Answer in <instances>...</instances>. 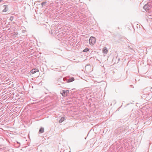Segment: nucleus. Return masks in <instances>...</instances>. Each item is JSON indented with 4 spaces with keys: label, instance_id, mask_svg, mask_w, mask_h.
Instances as JSON below:
<instances>
[{
    "label": "nucleus",
    "instance_id": "nucleus-8",
    "mask_svg": "<svg viewBox=\"0 0 152 152\" xmlns=\"http://www.w3.org/2000/svg\"><path fill=\"white\" fill-rule=\"evenodd\" d=\"M44 132V128L43 127H41L39 131V134L42 133Z\"/></svg>",
    "mask_w": 152,
    "mask_h": 152
},
{
    "label": "nucleus",
    "instance_id": "nucleus-6",
    "mask_svg": "<svg viewBox=\"0 0 152 152\" xmlns=\"http://www.w3.org/2000/svg\"><path fill=\"white\" fill-rule=\"evenodd\" d=\"M102 51L103 53L106 54L108 52L107 48L106 47L103 48L102 50Z\"/></svg>",
    "mask_w": 152,
    "mask_h": 152
},
{
    "label": "nucleus",
    "instance_id": "nucleus-10",
    "mask_svg": "<svg viewBox=\"0 0 152 152\" xmlns=\"http://www.w3.org/2000/svg\"><path fill=\"white\" fill-rule=\"evenodd\" d=\"M89 50V49L88 48H86L83 50V52H86L88 51Z\"/></svg>",
    "mask_w": 152,
    "mask_h": 152
},
{
    "label": "nucleus",
    "instance_id": "nucleus-12",
    "mask_svg": "<svg viewBox=\"0 0 152 152\" xmlns=\"http://www.w3.org/2000/svg\"><path fill=\"white\" fill-rule=\"evenodd\" d=\"M13 17H11L10 18V20L12 21V20H13Z\"/></svg>",
    "mask_w": 152,
    "mask_h": 152
},
{
    "label": "nucleus",
    "instance_id": "nucleus-15",
    "mask_svg": "<svg viewBox=\"0 0 152 152\" xmlns=\"http://www.w3.org/2000/svg\"><path fill=\"white\" fill-rule=\"evenodd\" d=\"M151 88H152V87H151Z\"/></svg>",
    "mask_w": 152,
    "mask_h": 152
},
{
    "label": "nucleus",
    "instance_id": "nucleus-14",
    "mask_svg": "<svg viewBox=\"0 0 152 152\" xmlns=\"http://www.w3.org/2000/svg\"><path fill=\"white\" fill-rule=\"evenodd\" d=\"M151 118H152V116H151Z\"/></svg>",
    "mask_w": 152,
    "mask_h": 152
},
{
    "label": "nucleus",
    "instance_id": "nucleus-13",
    "mask_svg": "<svg viewBox=\"0 0 152 152\" xmlns=\"http://www.w3.org/2000/svg\"><path fill=\"white\" fill-rule=\"evenodd\" d=\"M3 0H0V2L2 1H3Z\"/></svg>",
    "mask_w": 152,
    "mask_h": 152
},
{
    "label": "nucleus",
    "instance_id": "nucleus-11",
    "mask_svg": "<svg viewBox=\"0 0 152 152\" xmlns=\"http://www.w3.org/2000/svg\"><path fill=\"white\" fill-rule=\"evenodd\" d=\"M47 2H42L41 4H42V7H43V6H44L45 5V4H46V3Z\"/></svg>",
    "mask_w": 152,
    "mask_h": 152
},
{
    "label": "nucleus",
    "instance_id": "nucleus-5",
    "mask_svg": "<svg viewBox=\"0 0 152 152\" xmlns=\"http://www.w3.org/2000/svg\"><path fill=\"white\" fill-rule=\"evenodd\" d=\"M3 7L4 8V9L3 10V12H6L8 11V9L7 5H4L3 6Z\"/></svg>",
    "mask_w": 152,
    "mask_h": 152
},
{
    "label": "nucleus",
    "instance_id": "nucleus-7",
    "mask_svg": "<svg viewBox=\"0 0 152 152\" xmlns=\"http://www.w3.org/2000/svg\"><path fill=\"white\" fill-rule=\"evenodd\" d=\"M75 80L74 78L73 77H72L67 80V82L69 83Z\"/></svg>",
    "mask_w": 152,
    "mask_h": 152
},
{
    "label": "nucleus",
    "instance_id": "nucleus-1",
    "mask_svg": "<svg viewBox=\"0 0 152 152\" xmlns=\"http://www.w3.org/2000/svg\"><path fill=\"white\" fill-rule=\"evenodd\" d=\"M96 41L95 38L93 37H91L89 39V42L91 45H93L95 43Z\"/></svg>",
    "mask_w": 152,
    "mask_h": 152
},
{
    "label": "nucleus",
    "instance_id": "nucleus-9",
    "mask_svg": "<svg viewBox=\"0 0 152 152\" xmlns=\"http://www.w3.org/2000/svg\"><path fill=\"white\" fill-rule=\"evenodd\" d=\"M65 120V118L64 117H61V118L59 120V123H62L63 121H64Z\"/></svg>",
    "mask_w": 152,
    "mask_h": 152
},
{
    "label": "nucleus",
    "instance_id": "nucleus-4",
    "mask_svg": "<svg viewBox=\"0 0 152 152\" xmlns=\"http://www.w3.org/2000/svg\"><path fill=\"white\" fill-rule=\"evenodd\" d=\"M39 70L35 68L32 69L30 71V73L32 74L35 73L37 72H39Z\"/></svg>",
    "mask_w": 152,
    "mask_h": 152
},
{
    "label": "nucleus",
    "instance_id": "nucleus-2",
    "mask_svg": "<svg viewBox=\"0 0 152 152\" xmlns=\"http://www.w3.org/2000/svg\"><path fill=\"white\" fill-rule=\"evenodd\" d=\"M69 91L68 90H63L62 91V94L63 96H66L69 93Z\"/></svg>",
    "mask_w": 152,
    "mask_h": 152
},
{
    "label": "nucleus",
    "instance_id": "nucleus-3",
    "mask_svg": "<svg viewBox=\"0 0 152 152\" xmlns=\"http://www.w3.org/2000/svg\"><path fill=\"white\" fill-rule=\"evenodd\" d=\"M150 6L149 5H148V4H146L144 5L143 7V9L146 11H147L149 10Z\"/></svg>",
    "mask_w": 152,
    "mask_h": 152
}]
</instances>
